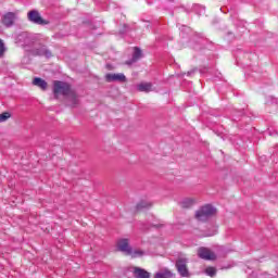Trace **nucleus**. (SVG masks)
I'll use <instances>...</instances> for the list:
<instances>
[{"label": "nucleus", "instance_id": "1", "mask_svg": "<svg viewBox=\"0 0 278 278\" xmlns=\"http://www.w3.org/2000/svg\"><path fill=\"white\" fill-rule=\"evenodd\" d=\"M53 94L54 97H60V94H62L63 97H71L73 108H75L77 103H79L77 96L73 92V89H71V84L66 81L54 80Z\"/></svg>", "mask_w": 278, "mask_h": 278}, {"label": "nucleus", "instance_id": "2", "mask_svg": "<svg viewBox=\"0 0 278 278\" xmlns=\"http://www.w3.org/2000/svg\"><path fill=\"white\" fill-rule=\"evenodd\" d=\"M29 55H33V58H51L53 54L51 53V50L47 48V46L37 42L36 39L34 43L30 46L29 49H27V52Z\"/></svg>", "mask_w": 278, "mask_h": 278}, {"label": "nucleus", "instance_id": "3", "mask_svg": "<svg viewBox=\"0 0 278 278\" xmlns=\"http://www.w3.org/2000/svg\"><path fill=\"white\" fill-rule=\"evenodd\" d=\"M214 214H216V207L212 204H206L195 212V218L197 220L205 223V220L212 218Z\"/></svg>", "mask_w": 278, "mask_h": 278}, {"label": "nucleus", "instance_id": "4", "mask_svg": "<svg viewBox=\"0 0 278 278\" xmlns=\"http://www.w3.org/2000/svg\"><path fill=\"white\" fill-rule=\"evenodd\" d=\"M36 39L27 33H21L15 38V43L18 45V47L24 48V51L27 53V49L31 48V45H34V41Z\"/></svg>", "mask_w": 278, "mask_h": 278}, {"label": "nucleus", "instance_id": "5", "mask_svg": "<svg viewBox=\"0 0 278 278\" xmlns=\"http://www.w3.org/2000/svg\"><path fill=\"white\" fill-rule=\"evenodd\" d=\"M27 18L30 23H34V25H49V22H47L42 16H40V12L37 10H31L27 13Z\"/></svg>", "mask_w": 278, "mask_h": 278}, {"label": "nucleus", "instance_id": "6", "mask_svg": "<svg viewBox=\"0 0 278 278\" xmlns=\"http://www.w3.org/2000/svg\"><path fill=\"white\" fill-rule=\"evenodd\" d=\"M176 268L180 277H190V270L188 269V258H178L176 261Z\"/></svg>", "mask_w": 278, "mask_h": 278}, {"label": "nucleus", "instance_id": "7", "mask_svg": "<svg viewBox=\"0 0 278 278\" xmlns=\"http://www.w3.org/2000/svg\"><path fill=\"white\" fill-rule=\"evenodd\" d=\"M116 247L117 251H121V253H124V255H129V253H131V245L129 244V239H118Z\"/></svg>", "mask_w": 278, "mask_h": 278}, {"label": "nucleus", "instance_id": "8", "mask_svg": "<svg viewBox=\"0 0 278 278\" xmlns=\"http://www.w3.org/2000/svg\"><path fill=\"white\" fill-rule=\"evenodd\" d=\"M198 256L201 260H208V261H214L216 260V254H214V252H212L210 249L207 248H199L198 250Z\"/></svg>", "mask_w": 278, "mask_h": 278}, {"label": "nucleus", "instance_id": "9", "mask_svg": "<svg viewBox=\"0 0 278 278\" xmlns=\"http://www.w3.org/2000/svg\"><path fill=\"white\" fill-rule=\"evenodd\" d=\"M139 60H142V50L138 47L134 48L132 56L128 61H126L127 66H131L132 64H136V62H139Z\"/></svg>", "mask_w": 278, "mask_h": 278}, {"label": "nucleus", "instance_id": "10", "mask_svg": "<svg viewBox=\"0 0 278 278\" xmlns=\"http://www.w3.org/2000/svg\"><path fill=\"white\" fill-rule=\"evenodd\" d=\"M105 79L109 83L121 81L122 84H125V81H127V77L123 73H119V74H106L105 75Z\"/></svg>", "mask_w": 278, "mask_h": 278}, {"label": "nucleus", "instance_id": "11", "mask_svg": "<svg viewBox=\"0 0 278 278\" xmlns=\"http://www.w3.org/2000/svg\"><path fill=\"white\" fill-rule=\"evenodd\" d=\"M14 21H16V14L13 12H8L3 15L2 24L4 27H12V25H14Z\"/></svg>", "mask_w": 278, "mask_h": 278}, {"label": "nucleus", "instance_id": "12", "mask_svg": "<svg viewBox=\"0 0 278 278\" xmlns=\"http://www.w3.org/2000/svg\"><path fill=\"white\" fill-rule=\"evenodd\" d=\"M132 273L135 278H151V274L140 267H135Z\"/></svg>", "mask_w": 278, "mask_h": 278}, {"label": "nucleus", "instance_id": "13", "mask_svg": "<svg viewBox=\"0 0 278 278\" xmlns=\"http://www.w3.org/2000/svg\"><path fill=\"white\" fill-rule=\"evenodd\" d=\"M33 85L34 86H37V88H40L41 90H47L48 88V84H47V80L40 78V77H36L34 78L33 80Z\"/></svg>", "mask_w": 278, "mask_h": 278}, {"label": "nucleus", "instance_id": "14", "mask_svg": "<svg viewBox=\"0 0 278 278\" xmlns=\"http://www.w3.org/2000/svg\"><path fill=\"white\" fill-rule=\"evenodd\" d=\"M137 90H139V92H151L153 85L151 83H141L137 85Z\"/></svg>", "mask_w": 278, "mask_h": 278}, {"label": "nucleus", "instance_id": "15", "mask_svg": "<svg viewBox=\"0 0 278 278\" xmlns=\"http://www.w3.org/2000/svg\"><path fill=\"white\" fill-rule=\"evenodd\" d=\"M175 274H173L169 269H162L154 275V278H173Z\"/></svg>", "mask_w": 278, "mask_h": 278}, {"label": "nucleus", "instance_id": "16", "mask_svg": "<svg viewBox=\"0 0 278 278\" xmlns=\"http://www.w3.org/2000/svg\"><path fill=\"white\" fill-rule=\"evenodd\" d=\"M128 255H129L130 257H132V258L142 257V255H144V251H142V250H134V249L131 248L130 253H129Z\"/></svg>", "mask_w": 278, "mask_h": 278}, {"label": "nucleus", "instance_id": "17", "mask_svg": "<svg viewBox=\"0 0 278 278\" xmlns=\"http://www.w3.org/2000/svg\"><path fill=\"white\" fill-rule=\"evenodd\" d=\"M180 205H181V207L188 210V207H192V205H194V200L185 199V200L181 201Z\"/></svg>", "mask_w": 278, "mask_h": 278}, {"label": "nucleus", "instance_id": "18", "mask_svg": "<svg viewBox=\"0 0 278 278\" xmlns=\"http://www.w3.org/2000/svg\"><path fill=\"white\" fill-rule=\"evenodd\" d=\"M31 54H29L28 52H26V54L22 58V64L24 66H27V64H31V58L29 56Z\"/></svg>", "mask_w": 278, "mask_h": 278}, {"label": "nucleus", "instance_id": "19", "mask_svg": "<svg viewBox=\"0 0 278 278\" xmlns=\"http://www.w3.org/2000/svg\"><path fill=\"white\" fill-rule=\"evenodd\" d=\"M205 274L208 276V277H216V269L214 267H207L205 269Z\"/></svg>", "mask_w": 278, "mask_h": 278}, {"label": "nucleus", "instance_id": "20", "mask_svg": "<svg viewBox=\"0 0 278 278\" xmlns=\"http://www.w3.org/2000/svg\"><path fill=\"white\" fill-rule=\"evenodd\" d=\"M12 117V113L10 112H3L1 114V123H5V121H8V118H11Z\"/></svg>", "mask_w": 278, "mask_h": 278}, {"label": "nucleus", "instance_id": "21", "mask_svg": "<svg viewBox=\"0 0 278 278\" xmlns=\"http://www.w3.org/2000/svg\"><path fill=\"white\" fill-rule=\"evenodd\" d=\"M147 207H151V204H149L147 202H140L137 204V210H144Z\"/></svg>", "mask_w": 278, "mask_h": 278}, {"label": "nucleus", "instance_id": "22", "mask_svg": "<svg viewBox=\"0 0 278 278\" xmlns=\"http://www.w3.org/2000/svg\"><path fill=\"white\" fill-rule=\"evenodd\" d=\"M212 236H216V230H213V231H211V232H205V233L203 235L204 238H210V237H212Z\"/></svg>", "mask_w": 278, "mask_h": 278}, {"label": "nucleus", "instance_id": "23", "mask_svg": "<svg viewBox=\"0 0 278 278\" xmlns=\"http://www.w3.org/2000/svg\"><path fill=\"white\" fill-rule=\"evenodd\" d=\"M5 51H8V47H5V43L3 41H1V55H3V53H5Z\"/></svg>", "mask_w": 278, "mask_h": 278}, {"label": "nucleus", "instance_id": "24", "mask_svg": "<svg viewBox=\"0 0 278 278\" xmlns=\"http://www.w3.org/2000/svg\"><path fill=\"white\" fill-rule=\"evenodd\" d=\"M268 134H269V136H277V131H275V130L274 131L269 130Z\"/></svg>", "mask_w": 278, "mask_h": 278}, {"label": "nucleus", "instance_id": "25", "mask_svg": "<svg viewBox=\"0 0 278 278\" xmlns=\"http://www.w3.org/2000/svg\"><path fill=\"white\" fill-rule=\"evenodd\" d=\"M242 114H244V112H243V111H239V112H237V115H238V116H242Z\"/></svg>", "mask_w": 278, "mask_h": 278}, {"label": "nucleus", "instance_id": "26", "mask_svg": "<svg viewBox=\"0 0 278 278\" xmlns=\"http://www.w3.org/2000/svg\"><path fill=\"white\" fill-rule=\"evenodd\" d=\"M232 119L238 121V116L233 115Z\"/></svg>", "mask_w": 278, "mask_h": 278}, {"label": "nucleus", "instance_id": "27", "mask_svg": "<svg viewBox=\"0 0 278 278\" xmlns=\"http://www.w3.org/2000/svg\"><path fill=\"white\" fill-rule=\"evenodd\" d=\"M192 73H194V72H188L187 75H192Z\"/></svg>", "mask_w": 278, "mask_h": 278}, {"label": "nucleus", "instance_id": "28", "mask_svg": "<svg viewBox=\"0 0 278 278\" xmlns=\"http://www.w3.org/2000/svg\"><path fill=\"white\" fill-rule=\"evenodd\" d=\"M143 231L146 230V229H148L147 227H144V228H141Z\"/></svg>", "mask_w": 278, "mask_h": 278}, {"label": "nucleus", "instance_id": "29", "mask_svg": "<svg viewBox=\"0 0 278 278\" xmlns=\"http://www.w3.org/2000/svg\"><path fill=\"white\" fill-rule=\"evenodd\" d=\"M249 278H253V276H250Z\"/></svg>", "mask_w": 278, "mask_h": 278}]
</instances>
